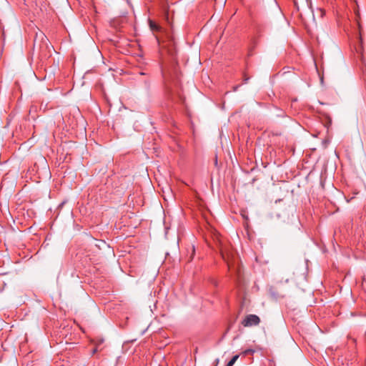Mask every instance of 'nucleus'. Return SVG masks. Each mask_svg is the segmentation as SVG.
Segmentation results:
<instances>
[{"label":"nucleus","instance_id":"6","mask_svg":"<svg viewBox=\"0 0 366 366\" xmlns=\"http://www.w3.org/2000/svg\"><path fill=\"white\" fill-rule=\"evenodd\" d=\"M249 79V77H247V76H244V83H247Z\"/></svg>","mask_w":366,"mask_h":366},{"label":"nucleus","instance_id":"10","mask_svg":"<svg viewBox=\"0 0 366 366\" xmlns=\"http://www.w3.org/2000/svg\"><path fill=\"white\" fill-rule=\"evenodd\" d=\"M285 282H289V279H286Z\"/></svg>","mask_w":366,"mask_h":366},{"label":"nucleus","instance_id":"1","mask_svg":"<svg viewBox=\"0 0 366 366\" xmlns=\"http://www.w3.org/2000/svg\"><path fill=\"white\" fill-rule=\"evenodd\" d=\"M259 317L256 315H248L242 320V324L244 327H252L259 325Z\"/></svg>","mask_w":366,"mask_h":366},{"label":"nucleus","instance_id":"9","mask_svg":"<svg viewBox=\"0 0 366 366\" xmlns=\"http://www.w3.org/2000/svg\"><path fill=\"white\" fill-rule=\"evenodd\" d=\"M238 86H235V87L234 88V91H236V90L237 89Z\"/></svg>","mask_w":366,"mask_h":366},{"label":"nucleus","instance_id":"2","mask_svg":"<svg viewBox=\"0 0 366 366\" xmlns=\"http://www.w3.org/2000/svg\"><path fill=\"white\" fill-rule=\"evenodd\" d=\"M149 26L152 31L153 32H160L162 31V28L161 26L157 24L155 21L153 20L149 19H148Z\"/></svg>","mask_w":366,"mask_h":366},{"label":"nucleus","instance_id":"4","mask_svg":"<svg viewBox=\"0 0 366 366\" xmlns=\"http://www.w3.org/2000/svg\"><path fill=\"white\" fill-rule=\"evenodd\" d=\"M307 6L311 9L312 12L314 14V11L312 6V1H307Z\"/></svg>","mask_w":366,"mask_h":366},{"label":"nucleus","instance_id":"5","mask_svg":"<svg viewBox=\"0 0 366 366\" xmlns=\"http://www.w3.org/2000/svg\"><path fill=\"white\" fill-rule=\"evenodd\" d=\"M317 11H319L320 12V16H323V15L325 14V11L322 9H317Z\"/></svg>","mask_w":366,"mask_h":366},{"label":"nucleus","instance_id":"8","mask_svg":"<svg viewBox=\"0 0 366 366\" xmlns=\"http://www.w3.org/2000/svg\"><path fill=\"white\" fill-rule=\"evenodd\" d=\"M42 39H43L44 41H46V42L48 41V39H46V36L43 37V38H42Z\"/></svg>","mask_w":366,"mask_h":366},{"label":"nucleus","instance_id":"7","mask_svg":"<svg viewBox=\"0 0 366 366\" xmlns=\"http://www.w3.org/2000/svg\"><path fill=\"white\" fill-rule=\"evenodd\" d=\"M97 348H94L92 351V354H94L95 352H97Z\"/></svg>","mask_w":366,"mask_h":366},{"label":"nucleus","instance_id":"3","mask_svg":"<svg viewBox=\"0 0 366 366\" xmlns=\"http://www.w3.org/2000/svg\"><path fill=\"white\" fill-rule=\"evenodd\" d=\"M238 358H239L238 355L233 356L232 358L227 363V366H233V365L235 363V362L237 360Z\"/></svg>","mask_w":366,"mask_h":366}]
</instances>
